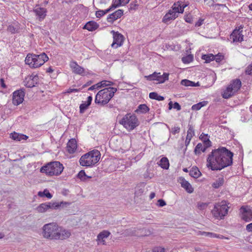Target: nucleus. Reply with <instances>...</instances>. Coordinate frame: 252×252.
Returning a JSON list of instances; mask_svg holds the SVG:
<instances>
[{"mask_svg": "<svg viewBox=\"0 0 252 252\" xmlns=\"http://www.w3.org/2000/svg\"><path fill=\"white\" fill-rule=\"evenodd\" d=\"M158 76L157 78V81H158L159 83H163L168 79V73H164L162 75H161L160 73H158Z\"/></svg>", "mask_w": 252, "mask_h": 252, "instance_id": "72a5a7b5", "label": "nucleus"}, {"mask_svg": "<svg viewBox=\"0 0 252 252\" xmlns=\"http://www.w3.org/2000/svg\"><path fill=\"white\" fill-rule=\"evenodd\" d=\"M202 235H205L206 236H208L210 237H217V234L211 233V232H203L201 233Z\"/></svg>", "mask_w": 252, "mask_h": 252, "instance_id": "5fc2aeb1", "label": "nucleus"}, {"mask_svg": "<svg viewBox=\"0 0 252 252\" xmlns=\"http://www.w3.org/2000/svg\"><path fill=\"white\" fill-rule=\"evenodd\" d=\"M241 213V219L246 221L252 220V209L245 207H242L240 208Z\"/></svg>", "mask_w": 252, "mask_h": 252, "instance_id": "4468645a", "label": "nucleus"}, {"mask_svg": "<svg viewBox=\"0 0 252 252\" xmlns=\"http://www.w3.org/2000/svg\"><path fill=\"white\" fill-rule=\"evenodd\" d=\"M242 28L235 29L230 34V39H232L234 42H242L244 40V35L242 34Z\"/></svg>", "mask_w": 252, "mask_h": 252, "instance_id": "2eb2a0df", "label": "nucleus"}, {"mask_svg": "<svg viewBox=\"0 0 252 252\" xmlns=\"http://www.w3.org/2000/svg\"><path fill=\"white\" fill-rule=\"evenodd\" d=\"M90 105L87 104V102L86 101L84 102L80 105V112L81 113H83L84 111L87 109L88 106Z\"/></svg>", "mask_w": 252, "mask_h": 252, "instance_id": "de8ad7c7", "label": "nucleus"}, {"mask_svg": "<svg viewBox=\"0 0 252 252\" xmlns=\"http://www.w3.org/2000/svg\"><path fill=\"white\" fill-rule=\"evenodd\" d=\"M164 248L160 247H155L153 249V252H164Z\"/></svg>", "mask_w": 252, "mask_h": 252, "instance_id": "6e6d98bb", "label": "nucleus"}, {"mask_svg": "<svg viewBox=\"0 0 252 252\" xmlns=\"http://www.w3.org/2000/svg\"><path fill=\"white\" fill-rule=\"evenodd\" d=\"M178 16V15L176 14L173 10L170 9L163 17L162 21L165 23H168L170 20H173L176 19Z\"/></svg>", "mask_w": 252, "mask_h": 252, "instance_id": "4be33fe9", "label": "nucleus"}, {"mask_svg": "<svg viewBox=\"0 0 252 252\" xmlns=\"http://www.w3.org/2000/svg\"><path fill=\"white\" fill-rule=\"evenodd\" d=\"M179 183L181 185L182 187L185 189L188 192L192 193L193 191V189L190 183L184 178L180 177L179 178Z\"/></svg>", "mask_w": 252, "mask_h": 252, "instance_id": "aec40b11", "label": "nucleus"}, {"mask_svg": "<svg viewBox=\"0 0 252 252\" xmlns=\"http://www.w3.org/2000/svg\"><path fill=\"white\" fill-rule=\"evenodd\" d=\"M70 67H71L73 73L79 74L81 76L85 75V69L83 67L79 65L76 62L72 61L70 63Z\"/></svg>", "mask_w": 252, "mask_h": 252, "instance_id": "f3484780", "label": "nucleus"}, {"mask_svg": "<svg viewBox=\"0 0 252 252\" xmlns=\"http://www.w3.org/2000/svg\"><path fill=\"white\" fill-rule=\"evenodd\" d=\"M246 73L248 75L252 74V65H249L247 67Z\"/></svg>", "mask_w": 252, "mask_h": 252, "instance_id": "bf43d9fd", "label": "nucleus"}, {"mask_svg": "<svg viewBox=\"0 0 252 252\" xmlns=\"http://www.w3.org/2000/svg\"><path fill=\"white\" fill-rule=\"evenodd\" d=\"M57 232L55 240H65L68 238L71 235V232L69 230L60 226H58V231Z\"/></svg>", "mask_w": 252, "mask_h": 252, "instance_id": "f8f14e48", "label": "nucleus"}, {"mask_svg": "<svg viewBox=\"0 0 252 252\" xmlns=\"http://www.w3.org/2000/svg\"><path fill=\"white\" fill-rule=\"evenodd\" d=\"M189 175L194 178H197L201 175V172L199 171L198 168L193 167L189 171Z\"/></svg>", "mask_w": 252, "mask_h": 252, "instance_id": "f704fd0d", "label": "nucleus"}, {"mask_svg": "<svg viewBox=\"0 0 252 252\" xmlns=\"http://www.w3.org/2000/svg\"><path fill=\"white\" fill-rule=\"evenodd\" d=\"M173 108L179 111L181 109V107L178 102H175L173 104Z\"/></svg>", "mask_w": 252, "mask_h": 252, "instance_id": "0e129e2a", "label": "nucleus"}, {"mask_svg": "<svg viewBox=\"0 0 252 252\" xmlns=\"http://www.w3.org/2000/svg\"><path fill=\"white\" fill-rule=\"evenodd\" d=\"M154 176V174L151 169H148L144 174L145 179H151Z\"/></svg>", "mask_w": 252, "mask_h": 252, "instance_id": "79ce46f5", "label": "nucleus"}, {"mask_svg": "<svg viewBox=\"0 0 252 252\" xmlns=\"http://www.w3.org/2000/svg\"><path fill=\"white\" fill-rule=\"evenodd\" d=\"M224 181L223 177H220L215 182L212 183V186L214 189H218L223 185Z\"/></svg>", "mask_w": 252, "mask_h": 252, "instance_id": "2f4dec72", "label": "nucleus"}, {"mask_svg": "<svg viewBox=\"0 0 252 252\" xmlns=\"http://www.w3.org/2000/svg\"><path fill=\"white\" fill-rule=\"evenodd\" d=\"M180 131V128L179 126H174L172 128L171 132L173 134L175 135L177 133H179Z\"/></svg>", "mask_w": 252, "mask_h": 252, "instance_id": "4d7b16f0", "label": "nucleus"}, {"mask_svg": "<svg viewBox=\"0 0 252 252\" xmlns=\"http://www.w3.org/2000/svg\"><path fill=\"white\" fill-rule=\"evenodd\" d=\"M117 91V88L114 87H109L99 91L95 96V102L101 103L102 105L106 104L113 97Z\"/></svg>", "mask_w": 252, "mask_h": 252, "instance_id": "f03ea898", "label": "nucleus"}, {"mask_svg": "<svg viewBox=\"0 0 252 252\" xmlns=\"http://www.w3.org/2000/svg\"><path fill=\"white\" fill-rule=\"evenodd\" d=\"M67 151L70 154L74 153L77 149V142L75 139L69 140L67 144Z\"/></svg>", "mask_w": 252, "mask_h": 252, "instance_id": "393cba45", "label": "nucleus"}, {"mask_svg": "<svg viewBox=\"0 0 252 252\" xmlns=\"http://www.w3.org/2000/svg\"><path fill=\"white\" fill-rule=\"evenodd\" d=\"M11 137L12 139L17 141H20L22 140H26L28 138V137L26 135L16 132L11 133Z\"/></svg>", "mask_w": 252, "mask_h": 252, "instance_id": "c85d7f7f", "label": "nucleus"}, {"mask_svg": "<svg viewBox=\"0 0 252 252\" xmlns=\"http://www.w3.org/2000/svg\"><path fill=\"white\" fill-rule=\"evenodd\" d=\"M149 110L148 107L146 104H140L135 110L137 113H145Z\"/></svg>", "mask_w": 252, "mask_h": 252, "instance_id": "e433bc0d", "label": "nucleus"}, {"mask_svg": "<svg viewBox=\"0 0 252 252\" xmlns=\"http://www.w3.org/2000/svg\"><path fill=\"white\" fill-rule=\"evenodd\" d=\"M38 79V77L36 75L32 74L25 78L24 81V85L28 88L34 87L37 84Z\"/></svg>", "mask_w": 252, "mask_h": 252, "instance_id": "dca6fc26", "label": "nucleus"}, {"mask_svg": "<svg viewBox=\"0 0 252 252\" xmlns=\"http://www.w3.org/2000/svg\"><path fill=\"white\" fill-rule=\"evenodd\" d=\"M120 124L128 131H131L136 127L139 124L135 115L131 114H126L120 121Z\"/></svg>", "mask_w": 252, "mask_h": 252, "instance_id": "423d86ee", "label": "nucleus"}, {"mask_svg": "<svg viewBox=\"0 0 252 252\" xmlns=\"http://www.w3.org/2000/svg\"><path fill=\"white\" fill-rule=\"evenodd\" d=\"M37 195L40 197H46L48 199H51L53 196L47 189H45L43 191H39Z\"/></svg>", "mask_w": 252, "mask_h": 252, "instance_id": "4c0bfd02", "label": "nucleus"}, {"mask_svg": "<svg viewBox=\"0 0 252 252\" xmlns=\"http://www.w3.org/2000/svg\"><path fill=\"white\" fill-rule=\"evenodd\" d=\"M210 136L207 134L202 133L199 136V139L203 142L205 146L209 147L211 146V142L209 140Z\"/></svg>", "mask_w": 252, "mask_h": 252, "instance_id": "bb28decb", "label": "nucleus"}, {"mask_svg": "<svg viewBox=\"0 0 252 252\" xmlns=\"http://www.w3.org/2000/svg\"><path fill=\"white\" fill-rule=\"evenodd\" d=\"M48 60V57L44 53L40 55L28 54L25 59L26 64L32 68H37Z\"/></svg>", "mask_w": 252, "mask_h": 252, "instance_id": "f257e3e1", "label": "nucleus"}, {"mask_svg": "<svg viewBox=\"0 0 252 252\" xmlns=\"http://www.w3.org/2000/svg\"><path fill=\"white\" fill-rule=\"evenodd\" d=\"M214 55L211 54L208 55H204L202 57V59L205 61L206 63H209L214 60Z\"/></svg>", "mask_w": 252, "mask_h": 252, "instance_id": "37998d69", "label": "nucleus"}, {"mask_svg": "<svg viewBox=\"0 0 252 252\" xmlns=\"http://www.w3.org/2000/svg\"><path fill=\"white\" fill-rule=\"evenodd\" d=\"M229 207L225 201L216 203L212 210L211 213L213 216L217 220L223 219L227 214Z\"/></svg>", "mask_w": 252, "mask_h": 252, "instance_id": "39448f33", "label": "nucleus"}, {"mask_svg": "<svg viewBox=\"0 0 252 252\" xmlns=\"http://www.w3.org/2000/svg\"><path fill=\"white\" fill-rule=\"evenodd\" d=\"M158 76V74L157 72H155L152 74H151L148 76H146L145 77L148 80H157V78Z\"/></svg>", "mask_w": 252, "mask_h": 252, "instance_id": "09e8293b", "label": "nucleus"}, {"mask_svg": "<svg viewBox=\"0 0 252 252\" xmlns=\"http://www.w3.org/2000/svg\"><path fill=\"white\" fill-rule=\"evenodd\" d=\"M77 177L82 181H85L91 177L88 176L84 170H81L77 174Z\"/></svg>", "mask_w": 252, "mask_h": 252, "instance_id": "a19ab883", "label": "nucleus"}, {"mask_svg": "<svg viewBox=\"0 0 252 252\" xmlns=\"http://www.w3.org/2000/svg\"><path fill=\"white\" fill-rule=\"evenodd\" d=\"M223 59L224 57L223 55L218 54V55L214 56V60H215L217 63H220L223 60Z\"/></svg>", "mask_w": 252, "mask_h": 252, "instance_id": "3c124183", "label": "nucleus"}, {"mask_svg": "<svg viewBox=\"0 0 252 252\" xmlns=\"http://www.w3.org/2000/svg\"><path fill=\"white\" fill-rule=\"evenodd\" d=\"M233 153L226 148L221 147L213 150L208 158H232Z\"/></svg>", "mask_w": 252, "mask_h": 252, "instance_id": "9d476101", "label": "nucleus"}, {"mask_svg": "<svg viewBox=\"0 0 252 252\" xmlns=\"http://www.w3.org/2000/svg\"><path fill=\"white\" fill-rule=\"evenodd\" d=\"M111 32L113 34V42L111 46L114 48L121 46L124 40V36L118 32H116L114 31H112Z\"/></svg>", "mask_w": 252, "mask_h": 252, "instance_id": "9b49d317", "label": "nucleus"}, {"mask_svg": "<svg viewBox=\"0 0 252 252\" xmlns=\"http://www.w3.org/2000/svg\"><path fill=\"white\" fill-rule=\"evenodd\" d=\"M157 163L163 169H167L169 166L168 158H160V160Z\"/></svg>", "mask_w": 252, "mask_h": 252, "instance_id": "473e14b6", "label": "nucleus"}, {"mask_svg": "<svg viewBox=\"0 0 252 252\" xmlns=\"http://www.w3.org/2000/svg\"><path fill=\"white\" fill-rule=\"evenodd\" d=\"M100 156L101 154L100 152L96 149H94L83 155L81 158H100Z\"/></svg>", "mask_w": 252, "mask_h": 252, "instance_id": "a878e982", "label": "nucleus"}, {"mask_svg": "<svg viewBox=\"0 0 252 252\" xmlns=\"http://www.w3.org/2000/svg\"><path fill=\"white\" fill-rule=\"evenodd\" d=\"M208 205V203H204V202H198L197 204V208L199 210H204L205 209Z\"/></svg>", "mask_w": 252, "mask_h": 252, "instance_id": "8fccbe9b", "label": "nucleus"}, {"mask_svg": "<svg viewBox=\"0 0 252 252\" xmlns=\"http://www.w3.org/2000/svg\"><path fill=\"white\" fill-rule=\"evenodd\" d=\"M207 104V101H203L197 104H194L191 107L192 110L197 111L200 110L202 107L205 106Z\"/></svg>", "mask_w": 252, "mask_h": 252, "instance_id": "58836bf2", "label": "nucleus"}, {"mask_svg": "<svg viewBox=\"0 0 252 252\" xmlns=\"http://www.w3.org/2000/svg\"><path fill=\"white\" fill-rule=\"evenodd\" d=\"M100 158H80V164L82 166L86 167H91L97 163Z\"/></svg>", "mask_w": 252, "mask_h": 252, "instance_id": "a211bd4d", "label": "nucleus"}, {"mask_svg": "<svg viewBox=\"0 0 252 252\" xmlns=\"http://www.w3.org/2000/svg\"><path fill=\"white\" fill-rule=\"evenodd\" d=\"M188 126L189 129L187 131V136L192 138V137L194 135V130L192 125H189Z\"/></svg>", "mask_w": 252, "mask_h": 252, "instance_id": "c03bdc74", "label": "nucleus"}, {"mask_svg": "<svg viewBox=\"0 0 252 252\" xmlns=\"http://www.w3.org/2000/svg\"><path fill=\"white\" fill-rule=\"evenodd\" d=\"M110 0H98V3L100 4V8H103V5L110 2Z\"/></svg>", "mask_w": 252, "mask_h": 252, "instance_id": "603ef678", "label": "nucleus"}, {"mask_svg": "<svg viewBox=\"0 0 252 252\" xmlns=\"http://www.w3.org/2000/svg\"><path fill=\"white\" fill-rule=\"evenodd\" d=\"M98 27V24L94 21L88 22L83 27V29H86L89 31H93L96 30Z\"/></svg>", "mask_w": 252, "mask_h": 252, "instance_id": "cd10ccee", "label": "nucleus"}, {"mask_svg": "<svg viewBox=\"0 0 252 252\" xmlns=\"http://www.w3.org/2000/svg\"><path fill=\"white\" fill-rule=\"evenodd\" d=\"M233 158H207V166L212 170H221L230 165Z\"/></svg>", "mask_w": 252, "mask_h": 252, "instance_id": "20e7f679", "label": "nucleus"}, {"mask_svg": "<svg viewBox=\"0 0 252 252\" xmlns=\"http://www.w3.org/2000/svg\"><path fill=\"white\" fill-rule=\"evenodd\" d=\"M121 0H115L114 3L112 4L111 6H113V5L116 6L115 7H113V10L117 8V7L120 6L122 3Z\"/></svg>", "mask_w": 252, "mask_h": 252, "instance_id": "864d4df0", "label": "nucleus"}, {"mask_svg": "<svg viewBox=\"0 0 252 252\" xmlns=\"http://www.w3.org/2000/svg\"><path fill=\"white\" fill-rule=\"evenodd\" d=\"M63 170V166L59 161L50 162L42 166L40 171L42 173H45L48 176H58L60 175Z\"/></svg>", "mask_w": 252, "mask_h": 252, "instance_id": "7ed1b4c3", "label": "nucleus"}, {"mask_svg": "<svg viewBox=\"0 0 252 252\" xmlns=\"http://www.w3.org/2000/svg\"><path fill=\"white\" fill-rule=\"evenodd\" d=\"M25 92L24 89H20L15 91L13 93V103L15 105H19L24 100Z\"/></svg>", "mask_w": 252, "mask_h": 252, "instance_id": "ddd939ff", "label": "nucleus"}, {"mask_svg": "<svg viewBox=\"0 0 252 252\" xmlns=\"http://www.w3.org/2000/svg\"><path fill=\"white\" fill-rule=\"evenodd\" d=\"M78 91H79V90H78L77 89L69 88L66 91L65 93L70 94V93H72L78 92Z\"/></svg>", "mask_w": 252, "mask_h": 252, "instance_id": "052dcab7", "label": "nucleus"}, {"mask_svg": "<svg viewBox=\"0 0 252 252\" xmlns=\"http://www.w3.org/2000/svg\"><path fill=\"white\" fill-rule=\"evenodd\" d=\"M203 20L199 19L198 21L195 23V26L196 27H200L203 24Z\"/></svg>", "mask_w": 252, "mask_h": 252, "instance_id": "338daca9", "label": "nucleus"}, {"mask_svg": "<svg viewBox=\"0 0 252 252\" xmlns=\"http://www.w3.org/2000/svg\"><path fill=\"white\" fill-rule=\"evenodd\" d=\"M241 87V82L239 79H237L232 80L222 93V97L225 99L231 97L238 91Z\"/></svg>", "mask_w": 252, "mask_h": 252, "instance_id": "6e6552de", "label": "nucleus"}, {"mask_svg": "<svg viewBox=\"0 0 252 252\" xmlns=\"http://www.w3.org/2000/svg\"><path fill=\"white\" fill-rule=\"evenodd\" d=\"M110 233L106 230H103L97 235V241L98 244H105V239L108 237Z\"/></svg>", "mask_w": 252, "mask_h": 252, "instance_id": "412c9836", "label": "nucleus"}, {"mask_svg": "<svg viewBox=\"0 0 252 252\" xmlns=\"http://www.w3.org/2000/svg\"><path fill=\"white\" fill-rule=\"evenodd\" d=\"M246 229L248 232H252V222L247 225Z\"/></svg>", "mask_w": 252, "mask_h": 252, "instance_id": "774afa93", "label": "nucleus"}, {"mask_svg": "<svg viewBox=\"0 0 252 252\" xmlns=\"http://www.w3.org/2000/svg\"><path fill=\"white\" fill-rule=\"evenodd\" d=\"M99 84L98 83L94 85H93L92 86L90 87L88 90L90 91H93L95 89H99L100 88Z\"/></svg>", "mask_w": 252, "mask_h": 252, "instance_id": "13d9d810", "label": "nucleus"}, {"mask_svg": "<svg viewBox=\"0 0 252 252\" xmlns=\"http://www.w3.org/2000/svg\"><path fill=\"white\" fill-rule=\"evenodd\" d=\"M123 14V10L119 9L115 12L109 15L107 17V21L109 23H113L115 20L120 18Z\"/></svg>", "mask_w": 252, "mask_h": 252, "instance_id": "6ab92c4d", "label": "nucleus"}, {"mask_svg": "<svg viewBox=\"0 0 252 252\" xmlns=\"http://www.w3.org/2000/svg\"><path fill=\"white\" fill-rule=\"evenodd\" d=\"M187 6V4L181 5V1H177L175 2L171 7V10H173L176 14L178 15L179 13H183L184 11V8Z\"/></svg>", "mask_w": 252, "mask_h": 252, "instance_id": "5701e85b", "label": "nucleus"}, {"mask_svg": "<svg viewBox=\"0 0 252 252\" xmlns=\"http://www.w3.org/2000/svg\"><path fill=\"white\" fill-rule=\"evenodd\" d=\"M69 204L68 202L63 201L43 203L39 205L35 210L38 213H43L48 211L49 209L57 210L64 205H69Z\"/></svg>", "mask_w": 252, "mask_h": 252, "instance_id": "1a4fd4ad", "label": "nucleus"}, {"mask_svg": "<svg viewBox=\"0 0 252 252\" xmlns=\"http://www.w3.org/2000/svg\"><path fill=\"white\" fill-rule=\"evenodd\" d=\"M207 148L202 144L198 143L195 148L194 153L196 156H198L201 152H204Z\"/></svg>", "mask_w": 252, "mask_h": 252, "instance_id": "7c9ffc66", "label": "nucleus"}, {"mask_svg": "<svg viewBox=\"0 0 252 252\" xmlns=\"http://www.w3.org/2000/svg\"><path fill=\"white\" fill-rule=\"evenodd\" d=\"M115 6H110L109 8L106 9V10H99L97 11H96L95 15L96 17L100 18L106 14L107 13L112 11L113 10V7H115Z\"/></svg>", "mask_w": 252, "mask_h": 252, "instance_id": "c9c22d12", "label": "nucleus"}, {"mask_svg": "<svg viewBox=\"0 0 252 252\" xmlns=\"http://www.w3.org/2000/svg\"><path fill=\"white\" fill-rule=\"evenodd\" d=\"M99 84V87L101 88V87H104L106 86H110L113 85V83L111 81L103 80L98 83Z\"/></svg>", "mask_w": 252, "mask_h": 252, "instance_id": "a18cd8bd", "label": "nucleus"}, {"mask_svg": "<svg viewBox=\"0 0 252 252\" xmlns=\"http://www.w3.org/2000/svg\"><path fill=\"white\" fill-rule=\"evenodd\" d=\"M149 97L151 99H156L158 101L164 100V97L161 95H159L156 92L150 93L149 94Z\"/></svg>", "mask_w": 252, "mask_h": 252, "instance_id": "ea45409f", "label": "nucleus"}, {"mask_svg": "<svg viewBox=\"0 0 252 252\" xmlns=\"http://www.w3.org/2000/svg\"><path fill=\"white\" fill-rule=\"evenodd\" d=\"M185 20L187 22L189 23H190L192 21V17L190 15H187L185 16Z\"/></svg>", "mask_w": 252, "mask_h": 252, "instance_id": "680f3d73", "label": "nucleus"}, {"mask_svg": "<svg viewBox=\"0 0 252 252\" xmlns=\"http://www.w3.org/2000/svg\"><path fill=\"white\" fill-rule=\"evenodd\" d=\"M58 225L55 222L44 224L42 228V234L44 238L50 240H55Z\"/></svg>", "mask_w": 252, "mask_h": 252, "instance_id": "0eeeda50", "label": "nucleus"}, {"mask_svg": "<svg viewBox=\"0 0 252 252\" xmlns=\"http://www.w3.org/2000/svg\"><path fill=\"white\" fill-rule=\"evenodd\" d=\"M34 12L36 15L38 17L39 20H42L46 16V10L44 8L40 7H36L33 9Z\"/></svg>", "mask_w": 252, "mask_h": 252, "instance_id": "b1692460", "label": "nucleus"}, {"mask_svg": "<svg viewBox=\"0 0 252 252\" xmlns=\"http://www.w3.org/2000/svg\"><path fill=\"white\" fill-rule=\"evenodd\" d=\"M181 84L186 87H197L199 86L198 82L195 83L187 79L182 80Z\"/></svg>", "mask_w": 252, "mask_h": 252, "instance_id": "c756f323", "label": "nucleus"}, {"mask_svg": "<svg viewBox=\"0 0 252 252\" xmlns=\"http://www.w3.org/2000/svg\"><path fill=\"white\" fill-rule=\"evenodd\" d=\"M8 31L11 32L12 33H15L16 32V29L11 25L8 27Z\"/></svg>", "mask_w": 252, "mask_h": 252, "instance_id": "69168bd1", "label": "nucleus"}, {"mask_svg": "<svg viewBox=\"0 0 252 252\" xmlns=\"http://www.w3.org/2000/svg\"><path fill=\"white\" fill-rule=\"evenodd\" d=\"M193 57L191 55H188L186 57H184L182 60V62L185 63H189L192 62Z\"/></svg>", "mask_w": 252, "mask_h": 252, "instance_id": "49530a36", "label": "nucleus"}, {"mask_svg": "<svg viewBox=\"0 0 252 252\" xmlns=\"http://www.w3.org/2000/svg\"><path fill=\"white\" fill-rule=\"evenodd\" d=\"M158 202L159 207H163L166 205L165 202L162 199H159Z\"/></svg>", "mask_w": 252, "mask_h": 252, "instance_id": "e2e57ef3", "label": "nucleus"}]
</instances>
